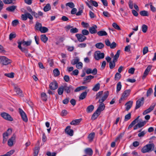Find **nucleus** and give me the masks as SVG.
<instances>
[{
  "mask_svg": "<svg viewBox=\"0 0 156 156\" xmlns=\"http://www.w3.org/2000/svg\"><path fill=\"white\" fill-rule=\"evenodd\" d=\"M79 59L78 58L73 59L71 62V64L73 65H74L76 64V65L79 62Z\"/></svg>",
  "mask_w": 156,
  "mask_h": 156,
  "instance_id": "nucleus-51",
  "label": "nucleus"
},
{
  "mask_svg": "<svg viewBox=\"0 0 156 156\" xmlns=\"http://www.w3.org/2000/svg\"><path fill=\"white\" fill-rule=\"evenodd\" d=\"M95 136V133H90L88 137V139L90 142H91L93 140Z\"/></svg>",
  "mask_w": 156,
  "mask_h": 156,
  "instance_id": "nucleus-31",
  "label": "nucleus"
},
{
  "mask_svg": "<svg viewBox=\"0 0 156 156\" xmlns=\"http://www.w3.org/2000/svg\"><path fill=\"white\" fill-rule=\"evenodd\" d=\"M120 53V50H118L116 54L114 56L112 61L114 62H116L118 58H119V55Z\"/></svg>",
  "mask_w": 156,
  "mask_h": 156,
  "instance_id": "nucleus-23",
  "label": "nucleus"
},
{
  "mask_svg": "<svg viewBox=\"0 0 156 156\" xmlns=\"http://www.w3.org/2000/svg\"><path fill=\"white\" fill-rule=\"evenodd\" d=\"M76 67L78 69H82L83 67V64L81 62H78L76 65Z\"/></svg>",
  "mask_w": 156,
  "mask_h": 156,
  "instance_id": "nucleus-60",
  "label": "nucleus"
},
{
  "mask_svg": "<svg viewBox=\"0 0 156 156\" xmlns=\"http://www.w3.org/2000/svg\"><path fill=\"white\" fill-rule=\"evenodd\" d=\"M155 105V104L151 105L148 109L144 111L143 112V115H145L151 112L154 109Z\"/></svg>",
  "mask_w": 156,
  "mask_h": 156,
  "instance_id": "nucleus-16",
  "label": "nucleus"
},
{
  "mask_svg": "<svg viewBox=\"0 0 156 156\" xmlns=\"http://www.w3.org/2000/svg\"><path fill=\"white\" fill-rule=\"evenodd\" d=\"M78 30L76 28H73L70 29V32L72 33H75L78 32Z\"/></svg>",
  "mask_w": 156,
  "mask_h": 156,
  "instance_id": "nucleus-56",
  "label": "nucleus"
},
{
  "mask_svg": "<svg viewBox=\"0 0 156 156\" xmlns=\"http://www.w3.org/2000/svg\"><path fill=\"white\" fill-rule=\"evenodd\" d=\"M66 6H68L71 8H73L75 7V5L74 3L72 2H69L66 4Z\"/></svg>",
  "mask_w": 156,
  "mask_h": 156,
  "instance_id": "nucleus-45",
  "label": "nucleus"
},
{
  "mask_svg": "<svg viewBox=\"0 0 156 156\" xmlns=\"http://www.w3.org/2000/svg\"><path fill=\"white\" fill-rule=\"evenodd\" d=\"M23 44V45H26L27 46H30L31 44V41H22Z\"/></svg>",
  "mask_w": 156,
  "mask_h": 156,
  "instance_id": "nucleus-59",
  "label": "nucleus"
},
{
  "mask_svg": "<svg viewBox=\"0 0 156 156\" xmlns=\"http://www.w3.org/2000/svg\"><path fill=\"white\" fill-rule=\"evenodd\" d=\"M14 90L16 93V94L19 96H22V91L18 87H15L14 88Z\"/></svg>",
  "mask_w": 156,
  "mask_h": 156,
  "instance_id": "nucleus-21",
  "label": "nucleus"
},
{
  "mask_svg": "<svg viewBox=\"0 0 156 156\" xmlns=\"http://www.w3.org/2000/svg\"><path fill=\"white\" fill-rule=\"evenodd\" d=\"M0 115L3 118L6 120L10 121H12L13 120L11 116L7 113L5 112L2 113Z\"/></svg>",
  "mask_w": 156,
  "mask_h": 156,
  "instance_id": "nucleus-6",
  "label": "nucleus"
},
{
  "mask_svg": "<svg viewBox=\"0 0 156 156\" xmlns=\"http://www.w3.org/2000/svg\"><path fill=\"white\" fill-rule=\"evenodd\" d=\"M100 113L97 112L96 110L95 112L93 114L91 117V119L93 120H94L99 116Z\"/></svg>",
  "mask_w": 156,
  "mask_h": 156,
  "instance_id": "nucleus-26",
  "label": "nucleus"
},
{
  "mask_svg": "<svg viewBox=\"0 0 156 156\" xmlns=\"http://www.w3.org/2000/svg\"><path fill=\"white\" fill-rule=\"evenodd\" d=\"M87 92L85 91L82 93L79 97V99L80 100H83L87 96Z\"/></svg>",
  "mask_w": 156,
  "mask_h": 156,
  "instance_id": "nucleus-28",
  "label": "nucleus"
},
{
  "mask_svg": "<svg viewBox=\"0 0 156 156\" xmlns=\"http://www.w3.org/2000/svg\"><path fill=\"white\" fill-rule=\"evenodd\" d=\"M122 88V85L120 82H119L117 84L116 92L118 93L120 91Z\"/></svg>",
  "mask_w": 156,
  "mask_h": 156,
  "instance_id": "nucleus-39",
  "label": "nucleus"
},
{
  "mask_svg": "<svg viewBox=\"0 0 156 156\" xmlns=\"http://www.w3.org/2000/svg\"><path fill=\"white\" fill-rule=\"evenodd\" d=\"M71 127L70 126H67L65 130V132L66 133L72 136L73 135V129H70Z\"/></svg>",
  "mask_w": 156,
  "mask_h": 156,
  "instance_id": "nucleus-11",
  "label": "nucleus"
},
{
  "mask_svg": "<svg viewBox=\"0 0 156 156\" xmlns=\"http://www.w3.org/2000/svg\"><path fill=\"white\" fill-rule=\"evenodd\" d=\"M121 77V75L120 73H117L115 75V80H119L120 79Z\"/></svg>",
  "mask_w": 156,
  "mask_h": 156,
  "instance_id": "nucleus-44",
  "label": "nucleus"
},
{
  "mask_svg": "<svg viewBox=\"0 0 156 156\" xmlns=\"http://www.w3.org/2000/svg\"><path fill=\"white\" fill-rule=\"evenodd\" d=\"M81 120V119L73 120L70 122V124L74 125H77L79 124Z\"/></svg>",
  "mask_w": 156,
  "mask_h": 156,
  "instance_id": "nucleus-22",
  "label": "nucleus"
},
{
  "mask_svg": "<svg viewBox=\"0 0 156 156\" xmlns=\"http://www.w3.org/2000/svg\"><path fill=\"white\" fill-rule=\"evenodd\" d=\"M46 154L48 156H56V153L55 152H53L51 153V152L48 151L47 152Z\"/></svg>",
  "mask_w": 156,
  "mask_h": 156,
  "instance_id": "nucleus-64",
  "label": "nucleus"
},
{
  "mask_svg": "<svg viewBox=\"0 0 156 156\" xmlns=\"http://www.w3.org/2000/svg\"><path fill=\"white\" fill-rule=\"evenodd\" d=\"M130 92V89L125 90L122 93L121 97L119 100V103H120L122 101L126 100L127 98L129 95Z\"/></svg>",
  "mask_w": 156,
  "mask_h": 156,
  "instance_id": "nucleus-2",
  "label": "nucleus"
},
{
  "mask_svg": "<svg viewBox=\"0 0 156 156\" xmlns=\"http://www.w3.org/2000/svg\"><path fill=\"white\" fill-rule=\"evenodd\" d=\"M94 57L95 59L97 60L103 58L104 57V53H101L99 51H97L94 54Z\"/></svg>",
  "mask_w": 156,
  "mask_h": 156,
  "instance_id": "nucleus-4",
  "label": "nucleus"
},
{
  "mask_svg": "<svg viewBox=\"0 0 156 156\" xmlns=\"http://www.w3.org/2000/svg\"><path fill=\"white\" fill-rule=\"evenodd\" d=\"M100 87V84L99 83H98L95 85L92 89V90L94 91H96L99 89Z\"/></svg>",
  "mask_w": 156,
  "mask_h": 156,
  "instance_id": "nucleus-35",
  "label": "nucleus"
},
{
  "mask_svg": "<svg viewBox=\"0 0 156 156\" xmlns=\"http://www.w3.org/2000/svg\"><path fill=\"white\" fill-rule=\"evenodd\" d=\"M142 31L144 33H145L147 32V30L148 27L145 24L143 25L142 26Z\"/></svg>",
  "mask_w": 156,
  "mask_h": 156,
  "instance_id": "nucleus-46",
  "label": "nucleus"
},
{
  "mask_svg": "<svg viewBox=\"0 0 156 156\" xmlns=\"http://www.w3.org/2000/svg\"><path fill=\"white\" fill-rule=\"evenodd\" d=\"M115 62L112 61V62H110L109 63V67L111 69H112L115 67Z\"/></svg>",
  "mask_w": 156,
  "mask_h": 156,
  "instance_id": "nucleus-49",
  "label": "nucleus"
},
{
  "mask_svg": "<svg viewBox=\"0 0 156 156\" xmlns=\"http://www.w3.org/2000/svg\"><path fill=\"white\" fill-rule=\"evenodd\" d=\"M53 73L55 76H58L60 74V72L57 69H56L53 70Z\"/></svg>",
  "mask_w": 156,
  "mask_h": 156,
  "instance_id": "nucleus-43",
  "label": "nucleus"
},
{
  "mask_svg": "<svg viewBox=\"0 0 156 156\" xmlns=\"http://www.w3.org/2000/svg\"><path fill=\"white\" fill-rule=\"evenodd\" d=\"M48 29L45 27H41L40 31L42 33H44L48 31Z\"/></svg>",
  "mask_w": 156,
  "mask_h": 156,
  "instance_id": "nucleus-40",
  "label": "nucleus"
},
{
  "mask_svg": "<svg viewBox=\"0 0 156 156\" xmlns=\"http://www.w3.org/2000/svg\"><path fill=\"white\" fill-rule=\"evenodd\" d=\"M64 88L65 91L67 94L69 93L74 90V88L73 86L70 85L69 86H67V84L65 85L64 86Z\"/></svg>",
  "mask_w": 156,
  "mask_h": 156,
  "instance_id": "nucleus-14",
  "label": "nucleus"
},
{
  "mask_svg": "<svg viewBox=\"0 0 156 156\" xmlns=\"http://www.w3.org/2000/svg\"><path fill=\"white\" fill-rule=\"evenodd\" d=\"M146 123V122L145 121L138 123L137 124L138 126V128H140L143 127L144 125Z\"/></svg>",
  "mask_w": 156,
  "mask_h": 156,
  "instance_id": "nucleus-55",
  "label": "nucleus"
},
{
  "mask_svg": "<svg viewBox=\"0 0 156 156\" xmlns=\"http://www.w3.org/2000/svg\"><path fill=\"white\" fill-rule=\"evenodd\" d=\"M85 3L87 6L91 9H93V7L91 5V3L90 2V1H88L85 2Z\"/></svg>",
  "mask_w": 156,
  "mask_h": 156,
  "instance_id": "nucleus-61",
  "label": "nucleus"
},
{
  "mask_svg": "<svg viewBox=\"0 0 156 156\" xmlns=\"http://www.w3.org/2000/svg\"><path fill=\"white\" fill-rule=\"evenodd\" d=\"M109 94L108 91H106L104 93V95L102 98L100 99L98 101V102L101 104L103 103V102L107 99Z\"/></svg>",
  "mask_w": 156,
  "mask_h": 156,
  "instance_id": "nucleus-13",
  "label": "nucleus"
},
{
  "mask_svg": "<svg viewBox=\"0 0 156 156\" xmlns=\"http://www.w3.org/2000/svg\"><path fill=\"white\" fill-rule=\"evenodd\" d=\"M144 100V97H142L141 99H139L136 101V106L135 108L136 109L139 108L143 105Z\"/></svg>",
  "mask_w": 156,
  "mask_h": 156,
  "instance_id": "nucleus-5",
  "label": "nucleus"
},
{
  "mask_svg": "<svg viewBox=\"0 0 156 156\" xmlns=\"http://www.w3.org/2000/svg\"><path fill=\"white\" fill-rule=\"evenodd\" d=\"M16 138V136L15 134H13L10 138L8 140V144L10 147L13 145V142L15 141Z\"/></svg>",
  "mask_w": 156,
  "mask_h": 156,
  "instance_id": "nucleus-12",
  "label": "nucleus"
},
{
  "mask_svg": "<svg viewBox=\"0 0 156 156\" xmlns=\"http://www.w3.org/2000/svg\"><path fill=\"white\" fill-rule=\"evenodd\" d=\"M105 107V106L104 103L100 104L96 111L101 113V112L104 109Z\"/></svg>",
  "mask_w": 156,
  "mask_h": 156,
  "instance_id": "nucleus-20",
  "label": "nucleus"
},
{
  "mask_svg": "<svg viewBox=\"0 0 156 156\" xmlns=\"http://www.w3.org/2000/svg\"><path fill=\"white\" fill-rule=\"evenodd\" d=\"M90 2L91 3L92 5L95 7H97L98 6V3L95 1H94L92 0H90Z\"/></svg>",
  "mask_w": 156,
  "mask_h": 156,
  "instance_id": "nucleus-63",
  "label": "nucleus"
},
{
  "mask_svg": "<svg viewBox=\"0 0 156 156\" xmlns=\"http://www.w3.org/2000/svg\"><path fill=\"white\" fill-rule=\"evenodd\" d=\"M131 114L130 113H129L126 115L125 116L124 121H126L129 120L131 118Z\"/></svg>",
  "mask_w": 156,
  "mask_h": 156,
  "instance_id": "nucleus-48",
  "label": "nucleus"
},
{
  "mask_svg": "<svg viewBox=\"0 0 156 156\" xmlns=\"http://www.w3.org/2000/svg\"><path fill=\"white\" fill-rule=\"evenodd\" d=\"M76 37H77L78 41L80 42H82L87 39V37L82 34H76Z\"/></svg>",
  "mask_w": 156,
  "mask_h": 156,
  "instance_id": "nucleus-8",
  "label": "nucleus"
},
{
  "mask_svg": "<svg viewBox=\"0 0 156 156\" xmlns=\"http://www.w3.org/2000/svg\"><path fill=\"white\" fill-rule=\"evenodd\" d=\"M19 22L18 20H13L12 22V25L13 26H16L19 23Z\"/></svg>",
  "mask_w": 156,
  "mask_h": 156,
  "instance_id": "nucleus-62",
  "label": "nucleus"
},
{
  "mask_svg": "<svg viewBox=\"0 0 156 156\" xmlns=\"http://www.w3.org/2000/svg\"><path fill=\"white\" fill-rule=\"evenodd\" d=\"M41 39L44 43H46L48 40V38L45 34H42L41 36Z\"/></svg>",
  "mask_w": 156,
  "mask_h": 156,
  "instance_id": "nucleus-25",
  "label": "nucleus"
},
{
  "mask_svg": "<svg viewBox=\"0 0 156 156\" xmlns=\"http://www.w3.org/2000/svg\"><path fill=\"white\" fill-rule=\"evenodd\" d=\"M12 62L11 60L5 56H0V64L2 65H7Z\"/></svg>",
  "mask_w": 156,
  "mask_h": 156,
  "instance_id": "nucleus-3",
  "label": "nucleus"
},
{
  "mask_svg": "<svg viewBox=\"0 0 156 156\" xmlns=\"http://www.w3.org/2000/svg\"><path fill=\"white\" fill-rule=\"evenodd\" d=\"M154 147V145L153 144H148L143 147L141 151L143 153L149 152L151 151Z\"/></svg>",
  "mask_w": 156,
  "mask_h": 156,
  "instance_id": "nucleus-1",
  "label": "nucleus"
},
{
  "mask_svg": "<svg viewBox=\"0 0 156 156\" xmlns=\"http://www.w3.org/2000/svg\"><path fill=\"white\" fill-rule=\"evenodd\" d=\"M14 73H5L4 75L8 77L13 78L14 77Z\"/></svg>",
  "mask_w": 156,
  "mask_h": 156,
  "instance_id": "nucleus-47",
  "label": "nucleus"
},
{
  "mask_svg": "<svg viewBox=\"0 0 156 156\" xmlns=\"http://www.w3.org/2000/svg\"><path fill=\"white\" fill-rule=\"evenodd\" d=\"M133 104V101H129L127 102L125 105L126 106V110L128 111L132 107Z\"/></svg>",
  "mask_w": 156,
  "mask_h": 156,
  "instance_id": "nucleus-18",
  "label": "nucleus"
},
{
  "mask_svg": "<svg viewBox=\"0 0 156 156\" xmlns=\"http://www.w3.org/2000/svg\"><path fill=\"white\" fill-rule=\"evenodd\" d=\"M89 34V32L88 30L84 29L82 31V34L84 36L85 35H87Z\"/></svg>",
  "mask_w": 156,
  "mask_h": 156,
  "instance_id": "nucleus-52",
  "label": "nucleus"
},
{
  "mask_svg": "<svg viewBox=\"0 0 156 156\" xmlns=\"http://www.w3.org/2000/svg\"><path fill=\"white\" fill-rule=\"evenodd\" d=\"M14 152L15 151L14 150H11L7 152L6 154L0 155V156H10L13 154Z\"/></svg>",
  "mask_w": 156,
  "mask_h": 156,
  "instance_id": "nucleus-38",
  "label": "nucleus"
},
{
  "mask_svg": "<svg viewBox=\"0 0 156 156\" xmlns=\"http://www.w3.org/2000/svg\"><path fill=\"white\" fill-rule=\"evenodd\" d=\"M51 9L50 4H47L44 8L43 10L44 12H47L49 10Z\"/></svg>",
  "mask_w": 156,
  "mask_h": 156,
  "instance_id": "nucleus-37",
  "label": "nucleus"
},
{
  "mask_svg": "<svg viewBox=\"0 0 156 156\" xmlns=\"http://www.w3.org/2000/svg\"><path fill=\"white\" fill-rule=\"evenodd\" d=\"M19 112L23 120L25 122L28 121L27 118L24 112L20 108L19 109Z\"/></svg>",
  "mask_w": 156,
  "mask_h": 156,
  "instance_id": "nucleus-7",
  "label": "nucleus"
},
{
  "mask_svg": "<svg viewBox=\"0 0 156 156\" xmlns=\"http://www.w3.org/2000/svg\"><path fill=\"white\" fill-rule=\"evenodd\" d=\"M84 151L85 153L89 156L92 155L93 151L92 149L90 148H88L86 149Z\"/></svg>",
  "mask_w": 156,
  "mask_h": 156,
  "instance_id": "nucleus-24",
  "label": "nucleus"
},
{
  "mask_svg": "<svg viewBox=\"0 0 156 156\" xmlns=\"http://www.w3.org/2000/svg\"><path fill=\"white\" fill-rule=\"evenodd\" d=\"M16 36L15 33H11L9 35V39L10 40H12L13 38H15Z\"/></svg>",
  "mask_w": 156,
  "mask_h": 156,
  "instance_id": "nucleus-54",
  "label": "nucleus"
},
{
  "mask_svg": "<svg viewBox=\"0 0 156 156\" xmlns=\"http://www.w3.org/2000/svg\"><path fill=\"white\" fill-rule=\"evenodd\" d=\"M94 109V106L93 105L89 106L87 108L86 111L88 113L91 112Z\"/></svg>",
  "mask_w": 156,
  "mask_h": 156,
  "instance_id": "nucleus-33",
  "label": "nucleus"
},
{
  "mask_svg": "<svg viewBox=\"0 0 156 156\" xmlns=\"http://www.w3.org/2000/svg\"><path fill=\"white\" fill-rule=\"evenodd\" d=\"M16 6L14 5H12V6H10L7 8H6V10L12 12L15 10V9H16Z\"/></svg>",
  "mask_w": 156,
  "mask_h": 156,
  "instance_id": "nucleus-36",
  "label": "nucleus"
},
{
  "mask_svg": "<svg viewBox=\"0 0 156 156\" xmlns=\"http://www.w3.org/2000/svg\"><path fill=\"white\" fill-rule=\"evenodd\" d=\"M64 90V86H62L61 87H59L57 90L58 94L59 95H62L63 93Z\"/></svg>",
  "mask_w": 156,
  "mask_h": 156,
  "instance_id": "nucleus-29",
  "label": "nucleus"
},
{
  "mask_svg": "<svg viewBox=\"0 0 156 156\" xmlns=\"http://www.w3.org/2000/svg\"><path fill=\"white\" fill-rule=\"evenodd\" d=\"M58 87V84L57 82L55 80L51 82L49 85V88L51 90H55Z\"/></svg>",
  "mask_w": 156,
  "mask_h": 156,
  "instance_id": "nucleus-10",
  "label": "nucleus"
},
{
  "mask_svg": "<svg viewBox=\"0 0 156 156\" xmlns=\"http://www.w3.org/2000/svg\"><path fill=\"white\" fill-rule=\"evenodd\" d=\"M97 73V70L96 68H94L93 70L91 69H88L86 71V73L88 74L90 73H92L94 75H96Z\"/></svg>",
  "mask_w": 156,
  "mask_h": 156,
  "instance_id": "nucleus-17",
  "label": "nucleus"
},
{
  "mask_svg": "<svg viewBox=\"0 0 156 156\" xmlns=\"http://www.w3.org/2000/svg\"><path fill=\"white\" fill-rule=\"evenodd\" d=\"M41 27L42 25L41 23L37 22L35 26V29L36 30H40Z\"/></svg>",
  "mask_w": 156,
  "mask_h": 156,
  "instance_id": "nucleus-30",
  "label": "nucleus"
},
{
  "mask_svg": "<svg viewBox=\"0 0 156 156\" xmlns=\"http://www.w3.org/2000/svg\"><path fill=\"white\" fill-rule=\"evenodd\" d=\"M35 149L34 152V155H36L37 156L40 150V147H35Z\"/></svg>",
  "mask_w": 156,
  "mask_h": 156,
  "instance_id": "nucleus-53",
  "label": "nucleus"
},
{
  "mask_svg": "<svg viewBox=\"0 0 156 156\" xmlns=\"http://www.w3.org/2000/svg\"><path fill=\"white\" fill-rule=\"evenodd\" d=\"M41 96L43 101H46L47 100V96L45 93H42L41 94Z\"/></svg>",
  "mask_w": 156,
  "mask_h": 156,
  "instance_id": "nucleus-42",
  "label": "nucleus"
},
{
  "mask_svg": "<svg viewBox=\"0 0 156 156\" xmlns=\"http://www.w3.org/2000/svg\"><path fill=\"white\" fill-rule=\"evenodd\" d=\"M153 92V90L151 88H149V89L147 90V97H148L150 96L151 94Z\"/></svg>",
  "mask_w": 156,
  "mask_h": 156,
  "instance_id": "nucleus-57",
  "label": "nucleus"
},
{
  "mask_svg": "<svg viewBox=\"0 0 156 156\" xmlns=\"http://www.w3.org/2000/svg\"><path fill=\"white\" fill-rule=\"evenodd\" d=\"M96 47L99 49H102L104 47V45L102 43H98L96 44Z\"/></svg>",
  "mask_w": 156,
  "mask_h": 156,
  "instance_id": "nucleus-34",
  "label": "nucleus"
},
{
  "mask_svg": "<svg viewBox=\"0 0 156 156\" xmlns=\"http://www.w3.org/2000/svg\"><path fill=\"white\" fill-rule=\"evenodd\" d=\"M97 34L99 36H107L108 34L105 31L100 30L98 31L97 33Z\"/></svg>",
  "mask_w": 156,
  "mask_h": 156,
  "instance_id": "nucleus-32",
  "label": "nucleus"
},
{
  "mask_svg": "<svg viewBox=\"0 0 156 156\" xmlns=\"http://www.w3.org/2000/svg\"><path fill=\"white\" fill-rule=\"evenodd\" d=\"M21 17L22 20H27V18H28L30 20H32L33 19V17L28 12H27L24 14H22L21 16Z\"/></svg>",
  "mask_w": 156,
  "mask_h": 156,
  "instance_id": "nucleus-9",
  "label": "nucleus"
},
{
  "mask_svg": "<svg viewBox=\"0 0 156 156\" xmlns=\"http://www.w3.org/2000/svg\"><path fill=\"white\" fill-rule=\"evenodd\" d=\"M140 14L143 16H148L149 15L147 11L145 10L141 11L140 12Z\"/></svg>",
  "mask_w": 156,
  "mask_h": 156,
  "instance_id": "nucleus-41",
  "label": "nucleus"
},
{
  "mask_svg": "<svg viewBox=\"0 0 156 156\" xmlns=\"http://www.w3.org/2000/svg\"><path fill=\"white\" fill-rule=\"evenodd\" d=\"M97 26L95 25H94L89 28V32L91 34H95L97 32Z\"/></svg>",
  "mask_w": 156,
  "mask_h": 156,
  "instance_id": "nucleus-19",
  "label": "nucleus"
},
{
  "mask_svg": "<svg viewBox=\"0 0 156 156\" xmlns=\"http://www.w3.org/2000/svg\"><path fill=\"white\" fill-rule=\"evenodd\" d=\"M103 93V91H101L98 92L96 95V99H97L100 97Z\"/></svg>",
  "mask_w": 156,
  "mask_h": 156,
  "instance_id": "nucleus-58",
  "label": "nucleus"
},
{
  "mask_svg": "<svg viewBox=\"0 0 156 156\" xmlns=\"http://www.w3.org/2000/svg\"><path fill=\"white\" fill-rule=\"evenodd\" d=\"M94 78V76L91 75H89L88 76H86L84 78V82L83 83V84H84V83L86 82L87 81L93 79Z\"/></svg>",
  "mask_w": 156,
  "mask_h": 156,
  "instance_id": "nucleus-27",
  "label": "nucleus"
},
{
  "mask_svg": "<svg viewBox=\"0 0 156 156\" xmlns=\"http://www.w3.org/2000/svg\"><path fill=\"white\" fill-rule=\"evenodd\" d=\"M112 26L115 29L118 30H120L121 29L119 26L116 23H114L112 24Z\"/></svg>",
  "mask_w": 156,
  "mask_h": 156,
  "instance_id": "nucleus-50",
  "label": "nucleus"
},
{
  "mask_svg": "<svg viewBox=\"0 0 156 156\" xmlns=\"http://www.w3.org/2000/svg\"><path fill=\"white\" fill-rule=\"evenodd\" d=\"M152 68V66L151 65L148 66L146 69H145L143 74V76L142 77L143 79H144L148 74L149 72H150Z\"/></svg>",
  "mask_w": 156,
  "mask_h": 156,
  "instance_id": "nucleus-15",
  "label": "nucleus"
}]
</instances>
